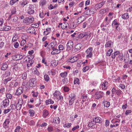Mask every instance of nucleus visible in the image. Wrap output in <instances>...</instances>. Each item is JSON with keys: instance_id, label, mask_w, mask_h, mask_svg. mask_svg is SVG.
Returning <instances> with one entry per match:
<instances>
[{"instance_id": "obj_1", "label": "nucleus", "mask_w": 132, "mask_h": 132, "mask_svg": "<svg viewBox=\"0 0 132 132\" xmlns=\"http://www.w3.org/2000/svg\"><path fill=\"white\" fill-rule=\"evenodd\" d=\"M34 20V18L32 16H29L25 18L23 20V22L27 25H29L33 23Z\"/></svg>"}, {"instance_id": "obj_2", "label": "nucleus", "mask_w": 132, "mask_h": 132, "mask_svg": "<svg viewBox=\"0 0 132 132\" xmlns=\"http://www.w3.org/2000/svg\"><path fill=\"white\" fill-rule=\"evenodd\" d=\"M96 11V9L94 8H88V9L84 12V14L87 15L93 14Z\"/></svg>"}, {"instance_id": "obj_3", "label": "nucleus", "mask_w": 132, "mask_h": 132, "mask_svg": "<svg viewBox=\"0 0 132 132\" xmlns=\"http://www.w3.org/2000/svg\"><path fill=\"white\" fill-rule=\"evenodd\" d=\"M103 95V92L101 91H99L96 93L94 95V97L97 99H99V98H102Z\"/></svg>"}, {"instance_id": "obj_4", "label": "nucleus", "mask_w": 132, "mask_h": 132, "mask_svg": "<svg viewBox=\"0 0 132 132\" xmlns=\"http://www.w3.org/2000/svg\"><path fill=\"white\" fill-rule=\"evenodd\" d=\"M67 45V50L69 51L74 46L73 42L71 40H69L68 42Z\"/></svg>"}, {"instance_id": "obj_5", "label": "nucleus", "mask_w": 132, "mask_h": 132, "mask_svg": "<svg viewBox=\"0 0 132 132\" xmlns=\"http://www.w3.org/2000/svg\"><path fill=\"white\" fill-rule=\"evenodd\" d=\"M82 46L81 44L80 43L78 44L72 49V51L73 52H76L79 50L81 49Z\"/></svg>"}, {"instance_id": "obj_6", "label": "nucleus", "mask_w": 132, "mask_h": 132, "mask_svg": "<svg viewBox=\"0 0 132 132\" xmlns=\"http://www.w3.org/2000/svg\"><path fill=\"white\" fill-rule=\"evenodd\" d=\"M36 79L35 78L31 79L29 80L30 84L29 85L30 87H34L36 85Z\"/></svg>"}, {"instance_id": "obj_7", "label": "nucleus", "mask_w": 132, "mask_h": 132, "mask_svg": "<svg viewBox=\"0 0 132 132\" xmlns=\"http://www.w3.org/2000/svg\"><path fill=\"white\" fill-rule=\"evenodd\" d=\"M23 89L22 87H19L16 91V95L18 96L21 95L23 92Z\"/></svg>"}, {"instance_id": "obj_8", "label": "nucleus", "mask_w": 132, "mask_h": 132, "mask_svg": "<svg viewBox=\"0 0 132 132\" xmlns=\"http://www.w3.org/2000/svg\"><path fill=\"white\" fill-rule=\"evenodd\" d=\"M10 122L9 119H7L5 120L3 123V127L5 128H7L9 127V124Z\"/></svg>"}, {"instance_id": "obj_9", "label": "nucleus", "mask_w": 132, "mask_h": 132, "mask_svg": "<svg viewBox=\"0 0 132 132\" xmlns=\"http://www.w3.org/2000/svg\"><path fill=\"white\" fill-rule=\"evenodd\" d=\"M105 1H102L100 3L96 4L95 6L96 7H98V9H100L105 4Z\"/></svg>"}, {"instance_id": "obj_10", "label": "nucleus", "mask_w": 132, "mask_h": 132, "mask_svg": "<svg viewBox=\"0 0 132 132\" xmlns=\"http://www.w3.org/2000/svg\"><path fill=\"white\" fill-rule=\"evenodd\" d=\"M108 82L107 81H104L102 84L101 86L102 89L103 90H105L107 88V86L108 85Z\"/></svg>"}, {"instance_id": "obj_11", "label": "nucleus", "mask_w": 132, "mask_h": 132, "mask_svg": "<svg viewBox=\"0 0 132 132\" xmlns=\"http://www.w3.org/2000/svg\"><path fill=\"white\" fill-rule=\"evenodd\" d=\"M22 100H19L18 102L17 103V106L16 107V108H17V110H20L21 109V106L22 105V104L21 103H22Z\"/></svg>"}, {"instance_id": "obj_12", "label": "nucleus", "mask_w": 132, "mask_h": 132, "mask_svg": "<svg viewBox=\"0 0 132 132\" xmlns=\"http://www.w3.org/2000/svg\"><path fill=\"white\" fill-rule=\"evenodd\" d=\"M27 31L28 33L32 34L35 33V31L34 27H30L28 29Z\"/></svg>"}, {"instance_id": "obj_13", "label": "nucleus", "mask_w": 132, "mask_h": 132, "mask_svg": "<svg viewBox=\"0 0 132 132\" xmlns=\"http://www.w3.org/2000/svg\"><path fill=\"white\" fill-rule=\"evenodd\" d=\"M14 57H15V60H18L21 59L23 58V56L22 55L17 54L15 55Z\"/></svg>"}, {"instance_id": "obj_14", "label": "nucleus", "mask_w": 132, "mask_h": 132, "mask_svg": "<svg viewBox=\"0 0 132 132\" xmlns=\"http://www.w3.org/2000/svg\"><path fill=\"white\" fill-rule=\"evenodd\" d=\"M9 101L8 99H6L3 101V105L4 107L7 106L9 104Z\"/></svg>"}, {"instance_id": "obj_15", "label": "nucleus", "mask_w": 132, "mask_h": 132, "mask_svg": "<svg viewBox=\"0 0 132 132\" xmlns=\"http://www.w3.org/2000/svg\"><path fill=\"white\" fill-rule=\"evenodd\" d=\"M77 24L75 22H72L71 23L70 26V28L71 29H74L77 26Z\"/></svg>"}, {"instance_id": "obj_16", "label": "nucleus", "mask_w": 132, "mask_h": 132, "mask_svg": "<svg viewBox=\"0 0 132 132\" xmlns=\"http://www.w3.org/2000/svg\"><path fill=\"white\" fill-rule=\"evenodd\" d=\"M95 120L94 119H93V121H90L89 122L88 125L89 127H91L95 125Z\"/></svg>"}, {"instance_id": "obj_17", "label": "nucleus", "mask_w": 132, "mask_h": 132, "mask_svg": "<svg viewBox=\"0 0 132 132\" xmlns=\"http://www.w3.org/2000/svg\"><path fill=\"white\" fill-rule=\"evenodd\" d=\"M49 114V112L47 110H45L43 111V116L44 117H46Z\"/></svg>"}, {"instance_id": "obj_18", "label": "nucleus", "mask_w": 132, "mask_h": 132, "mask_svg": "<svg viewBox=\"0 0 132 132\" xmlns=\"http://www.w3.org/2000/svg\"><path fill=\"white\" fill-rule=\"evenodd\" d=\"M28 62L27 63V66L28 67H29L31 66L32 64L33 63L34 61L32 60L28 59Z\"/></svg>"}, {"instance_id": "obj_19", "label": "nucleus", "mask_w": 132, "mask_h": 132, "mask_svg": "<svg viewBox=\"0 0 132 132\" xmlns=\"http://www.w3.org/2000/svg\"><path fill=\"white\" fill-rule=\"evenodd\" d=\"M77 58L76 57H73L72 58H69V61L71 63H74L77 60Z\"/></svg>"}, {"instance_id": "obj_20", "label": "nucleus", "mask_w": 132, "mask_h": 132, "mask_svg": "<svg viewBox=\"0 0 132 132\" xmlns=\"http://www.w3.org/2000/svg\"><path fill=\"white\" fill-rule=\"evenodd\" d=\"M11 28V27L9 26H5L3 28H2V30L8 31L10 30Z\"/></svg>"}, {"instance_id": "obj_21", "label": "nucleus", "mask_w": 132, "mask_h": 132, "mask_svg": "<svg viewBox=\"0 0 132 132\" xmlns=\"http://www.w3.org/2000/svg\"><path fill=\"white\" fill-rule=\"evenodd\" d=\"M8 67L7 64L6 63H4L1 67V69L3 70H5L7 69Z\"/></svg>"}, {"instance_id": "obj_22", "label": "nucleus", "mask_w": 132, "mask_h": 132, "mask_svg": "<svg viewBox=\"0 0 132 132\" xmlns=\"http://www.w3.org/2000/svg\"><path fill=\"white\" fill-rule=\"evenodd\" d=\"M120 54L119 51H116L115 52L113 53L112 54V57L113 59H114L115 58L116 56H117L118 55Z\"/></svg>"}, {"instance_id": "obj_23", "label": "nucleus", "mask_w": 132, "mask_h": 132, "mask_svg": "<svg viewBox=\"0 0 132 132\" xmlns=\"http://www.w3.org/2000/svg\"><path fill=\"white\" fill-rule=\"evenodd\" d=\"M69 100L71 99L75 100V99L76 96L74 94H71L69 95Z\"/></svg>"}, {"instance_id": "obj_24", "label": "nucleus", "mask_w": 132, "mask_h": 132, "mask_svg": "<svg viewBox=\"0 0 132 132\" xmlns=\"http://www.w3.org/2000/svg\"><path fill=\"white\" fill-rule=\"evenodd\" d=\"M68 24V23L67 22L63 23L61 26V28L63 29H65L67 27Z\"/></svg>"}, {"instance_id": "obj_25", "label": "nucleus", "mask_w": 132, "mask_h": 132, "mask_svg": "<svg viewBox=\"0 0 132 132\" xmlns=\"http://www.w3.org/2000/svg\"><path fill=\"white\" fill-rule=\"evenodd\" d=\"M29 113L30 114V116L31 117L34 116L35 112L33 110L30 109L29 110Z\"/></svg>"}, {"instance_id": "obj_26", "label": "nucleus", "mask_w": 132, "mask_h": 132, "mask_svg": "<svg viewBox=\"0 0 132 132\" xmlns=\"http://www.w3.org/2000/svg\"><path fill=\"white\" fill-rule=\"evenodd\" d=\"M12 79L11 77H9L6 79H5L3 80V83L5 84H7V83L9 81L11 80Z\"/></svg>"}, {"instance_id": "obj_27", "label": "nucleus", "mask_w": 132, "mask_h": 132, "mask_svg": "<svg viewBox=\"0 0 132 132\" xmlns=\"http://www.w3.org/2000/svg\"><path fill=\"white\" fill-rule=\"evenodd\" d=\"M60 94V93L59 92L56 91L54 94V96L57 98H58Z\"/></svg>"}, {"instance_id": "obj_28", "label": "nucleus", "mask_w": 132, "mask_h": 132, "mask_svg": "<svg viewBox=\"0 0 132 132\" xmlns=\"http://www.w3.org/2000/svg\"><path fill=\"white\" fill-rule=\"evenodd\" d=\"M95 122L96 123H100L101 120V118L99 117H96L94 118Z\"/></svg>"}, {"instance_id": "obj_29", "label": "nucleus", "mask_w": 132, "mask_h": 132, "mask_svg": "<svg viewBox=\"0 0 132 132\" xmlns=\"http://www.w3.org/2000/svg\"><path fill=\"white\" fill-rule=\"evenodd\" d=\"M104 103V106L105 107L108 108L109 107L110 105V103L109 102L107 101H104L103 102Z\"/></svg>"}, {"instance_id": "obj_30", "label": "nucleus", "mask_w": 132, "mask_h": 132, "mask_svg": "<svg viewBox=\"0 0 132 132\" xmlns=\"http://www.w3.org/2000/svg\"><path fill=\"white\" fill-rule=\"evenodd\" d=\"M84 35V37H86L87 38V37L90 34H91V32L89 31H87L85 32H83Z\"/></svg>"}, {"instance_id": "obj_31", "label": "nucleus", "mask_w": 132, "mask_h": 132, "mask_svg": "<svg viewBox=\"0 0 132 132\" xmlns=\"http://www.w3.org/2000/svg\"><path fill=\"white\" fill-rule=\"evenodd\" d=\"M57 4H55L54 6H53L52 4H50L49 7H48V9L50 10H52L53 9H55L56 8L57 6Z\"/></svg>"}, {"instance_id": "obj_32", "label": "nucleus", "mask_w": 132, "mask_h": 132, "mask_svg": "<svg viewBox=\"0 0 132 132\" xmlns=\"http://www.w3.org/2000/svg\"><path fill=\"white\" fill-rule=\"evenodd\" d=\"M62 82L63 84H67L68 82V79L67 78H64L62 80Z\"/></svg>"}, {"instance_id": "obj_33", "label": "nucleus", "mask_w": 132, "mask_h": 132, "mask_svg": "<svg viewBox=\"0 0 132 132\" xmlns=\"http://www.w3.org/2000/svg\"><path fill=\"white\" fill-rule=\"evenodd\" d=\"M44 77L45 81H48L49 80L50 77L47 75H44Z\"/></svg>"}, {"instance_id": "obj_34", "label": "nucleus", "mask_w": 132, "mask_h": 132, "mask_svg": "<svg viewBox=\"0 0 132 132\" xmlns=\"http://www.w3.org/2000/svg\"><path fill=\"white\" fill-rule=\"evenodd\" d=\"M67 73L66 72H62L60 73V75L61 77L64 78L66 77L67 76Z\"/></svg>"}, {"instance_id": "obj_35", "label": "nucleus", "mask_w": 132, "mask_h": 132, "mask_svg": "<svg viewBox=\"0 0 132 132\" xmlns=\"http://www.w3.org/2000/svg\"><path fill=\"white\" fill-rule=\"evenodd\" d=\"M72 124L71 123H67L64 125L63 127H67V128H69L70 127Z\"/></svg>"}, {"instance_id": "obj_36", "label": "nucleus", "mask_w": 132, "mask_h": 132, "mask_svg": "<svg viewBox=\"0 0 132 132\" xmlns=\"http://www.w3.org/2000/svg\"><path fill=\"white\" fill-rule=\"evenodd\" d=\"M112 43V42L109 41L106 44L105 46L106 47H111V43Z\"/></svg>"}, {"instance_id": "obj_37", "label": "nucleus", "mask_w": 132, "mask_h": 132, "mask_svg": "<svg viewBox=\"0 0 132 132\" xmlns=\"http://www.w3.org/2000/svg\"><path fill=\"white\" fill-rule=\"evenodd\" d=\"M35 12L34 10H32L30 9L28 10L27 13L29 14H33Z\"/></svg>"}, {"instance_id": "obj_38", "label": "nucleus", "mask_w": 132, "mask_h": 132, "mask_svg": "<svg viewBox=\"0 0 132 132\" xmlns=\"http://www.w3.org/2000/svg\"><path fill=\"white\" fill-rule=\"evenodd\" d=\"M122 92L120 89H116V94L118 95H120L121 93Z\"/></svg>"}, {"instance_id": "obj_39", "label": "nucleus", "mask_w": 132, "mask_h": 132, "mask_svg": "<svg viewBox=\"0 0 132 132\" xmlns=\"http://www.w3.org/2000/svg\"><path fill=\"white\" fill-rule=\"evenodd\" d=\"M89 69V67L88 66H86L84 67L82 70L84 72H85Z\"/></svg>"}, {"instance_id": "obj_40", "label": "nucleus", "mask_w": 132, "mask_h": 132, "mask_svg": "<svg viewBox=\"0 0 132 132\" xmlns=\"http://www.w3.org/2000/svg\"><path fill=\"white\" fill-rule=\"evenodd\" d=\"M13 22H16L18 20V17L16 15H14L12 18Z\"/></svg>"}, {"instance_id": "obj_41", "label": "nucleus", "mask_w": 132, "mask_h": 132, "mask_svg": "<svg viewBox=\"0 0 132 132\" xmlns=\"http://www.w3.org/2000/svg\"><path fill=\"white\" fill-rule=\"evenodd\" d=\"M18 39V36L16 35H15L13 37L12 40V42H14L16 41Z\"/></svg>"}, {"instance_id": "obj_42", "label": "nucleus", "mask_w": 132, "mask_h": 132, "mask_svg": "<svg viewBox=\"0 0 132 132\" xmlns=\"http://www.w3.org/2000/svg\"><path fill=\"white\" fill-rule=\"evenodd\" d=\"M74 84H79V80L78 78H75L74 80Z\"/></svg>"}, {"instance_id": "obj_43", "label": "nucleus", "mask_w": 132, "mask_h": 132, "mask_svg": "<svg viewBox=\"0 0 132 132\" xmlns=\"http://www.w3.org/2000/svg\"><path fill=\"white\" fill-rule=\"evenodd\" d=\"M113 52V50L112 49H109L108 51L107 55L108 56H110Z\"/></svg>"}, {"instance_id": "obj_44", "label": "nucleus", "mask_w": 132, "mask_h": 132, "mask_svg": "<svg viewBox=\"0 0 132 132\" xmlns=\"http://www.w3.org/2000/svg\"><path fill=\"white\" fill-rule=\"evenodd\" d=\"M118 57L120 60L121 61L123 59V53H120L118 56Z\"/></svg>"}, {"instance_id": "obj_45", "label": "nucleus", "mask_w": 132, "mask_h": 132, "mask_svg": "<svg viewBox=\"0 0 132 132\" xmlns=\"http://www.w3.org/2000/svg\"><path fill=\"white\" fill-rule=\"evenodd\" d=\"M16 12V9L15 7H14L12 10L11 14L12 15L15 14Z\"/></svg>"}, {"instance_id": "obj_46", "label": "nucleus", "mask_w": 132, "mask_h": 132, "mask_svg": "<svg viewBox=\"0 0 132 132\" xmlns=\"http://www.w3.org/2000/svg\"><path fill=\"white\" fill-rule=\"evenodd\" d=\"M55 121L56 123H59L60 122V119L59 117H57L56 118Z\"/></svg>"}, {"instance_id": "obj_47", "label": "nucleus", "mask_w": 132, "mask_h": 132, "mask_svg": "<svg viewBox=\"0 0 132 132\" xmlns=\"http://www.w3.org/2000/svg\"><path fill=\"white\" fill-rule=\"evenodd\" d=\"M118 24L117 22V20L116 19H115L113 22L112 25V26H113V24H114V25H118Z\"/></svg>"}, {"instance_id": "obj_48", "label": "nucleus", "mask_w": 132, "mask_h": 132, "mask_svg": "<svg viewBox=\"0 0 132 132\" xmlns=\"http://www.w3.org/2000/svg\"><path fill=\"white\" fill-rule=\"evenodd\" d=\"M46 4V1L45 0H43L41 1L40 3V4L42 5V6H43Z\"/></svg>"}, {"instance_id": "obj_49", "label": "nucleus", "mask_w": 132, "mask_h": 132, "mask_svg": "<svg viewBox=\"0 0 132 132\" xmlns=\"http://www.w3.org/2000/svg\"><path fill=\"white\" fill-rule=\"evenodd\" d=\"M27 77L26 73H24L22 75V78L23 79L25 80L26 79Z\"/></svg>"}, {"instance_id": "obj_50", "label": "nucleus", "mask_w": 132, "mask_h": 132, "mask_svg": "<svg viewBox=\"0 0 132 132\" xmlns=\"http://www.w3.org/2000/svg\"><path fill=\"white\" fill-rule=\"evenodd\" d=\"M131 111L130 110H126L125 113V114L127 116L131 113Z\"/></svg>"}, {"instance_id": "obj_51", "label": "nucleus", "mask_w": 132, "mask_h": 132, "mask_svg": "<svg viewBox=\"0 0 132 132\" xmlns=\"http://www.w3.org/2000/svg\"><path fill=\"white\" fill-rule=\"evenodd\" d=\"M93 54L92 52H90L89 53L87 54L86 55V57L87 58L91 57H92Z\"/></svg>"}, {"instance_id": "obj_52", "label": "nucleus", "mask_w": 132, "mask_h": 132, "mask_svg": "<svg viewBox=\"0 0 132 132\" xmlns=\"http://www.w3.org/2000/svg\"><path fill=\"white\" fill-rule=\"evenodd\" d=\"M22 38L23 40H26L28 39V36L26 35H24L22 36Z\"/></svg>"}, {"instance_id": "obj_53", "label": "nucleus", "mask_w": 132, "mask_h": 132, "mask_svg": "<svg viewBox=\"0 0 132 132\" xmlns=\"http://www.w3.org/2000/svg\"><path fill=\"white\" fill-rule=\"evenodd\" d=\"M19 0H12L10 1V4L11 5H13L15 2L18 1Z\"/></svg>"}, {"instance_id": "obj_54", "label": "nucleus", "mask_w": 132, "mask_h": 132, "mask_svg": "<svg viewBox=\"0 0 132 132\" xmlns=\"http://www.w3.org/2000/svg\"><path fill=\"white\" fill-rule=\"evenodd\" d=\"M84 34L83 32L80 34L78 36V38L79 39H81L84 37Z\"/></svg>"}, {"instance_id": "obj_55", "label": "nucleus", "mask_w": 132, "mask_h": 132, "mask_svg": "<svg viewBox=\"0 0 132 132\" xmlns=\"http://www.w3.org/2000/svg\"><path fill=\"white\" fill-rule=\"evenodd\" d=\"M75 100H73L71 99L69 100V105H72L74 103V101Z\"/></svg>"}, {"instance_id": "obj_56", "label": "nucleus", "mask_w": 132, "mask_h": 132, "mask_svg": "<svg viewBox=\"0 0 132 132\" xmlns=\"http://www.w3.org/2000/svg\"><path fill=\"white\" fill-rule=\"evenodd\" d=\"M14 46L16 48H18L19 46V44L18 42H16L14 43Z\"/></svg>"}, {"instance_id": "obj_57", "label": "nucleus", "mask_w": 132, "mask_h": 132, "mask_svg": "<svg viewBox=\"0 0 132 132\" xmlns=\"http://www.w3.org/2000/svg\"><path fill=\"white\" fill-rule=\"evenodd\" d=\"M26 40H23L21 42L20 45L22 46H23L26 43Z\"/></svg>"}, {"instance_id": "obj_58", "label": "nucleus", "mask_w": 132, "mask_h": 132, "mask_svg": "<svg viewBox=\"0 0 132 132\" xmlns=\"http://www.w3.org/2000/svg\"><path fill=\"white\" fill-rule=\"evenodd\" d=\"M59 50L60 51L61 50H62L64 49V46H63L62 45H60L59 47Z\"/></svg>"}, {"instance_id": "obj_59", "label": "nucleus", "mask_w": 132, "mask_h": 132, "mask_svg": "<svg viewBox=\"0 0 132 132\" xmlns=\"http://www.w3.org/2000/svg\"><path fill=\"white\" fill-rule=\"evenodd\" d=\"M56 45V44L55 43H51L49 45V46H51L52 48L54 46H55Z\"/></svg>"}, {"instance_id": "obj_60", "label": "nucleus", "mask_w": 132, "mask_h": 132, "mask_svg": "<svg viewBox=\"0 0 132 132\" xmlns=\"http://www.w3.org/2000/svg\"><path fill=\"white\" fill-rule=\"evenodd\" d=\"M20 129V127L19 126H18L16 127V128L15 130V132H19Z\"/></svg>"}, {"instance_id": "obj_61", "label": "nucleus", "mask_w": 132, "mask_h": 132, "mask_svg": "<svg viewBox=\"0 0 132 132\" xmlns=\"http://www.w3.org/2000/svg\"><path fill=\"white\" fill-rule=\"evenodd\" d=\"M6 76H9L10 75L11 72L10 70L7 71L6 72Z\"/></svg>"}, {"instance_id": "obj_62", "label": "nucleus", "mask_w": 132, "mask_h": 132, "mask_svg": "<svg viewBox=\"0 0 132 132\" xmlns=\"http://www.w3.org/2000/svg\"><path fill=\"white\" fill-rule=\"evenodd\" d=\"M63 89L64 91L65 92H68L69 91V88L67 87H64Z\"/></svg>"}, {"instance_id": "obj_63", "label": "nucleus", "mask_w": 132, "mask_h": 132, "mask_svg": "<svg viewBox=\"0 0 132 132\" xmlns=\"http://www.w3.org/2000/svg\"><path fill=\"white\" fill-rule=\"evenodd\" d=\"M6 97L7 98V99L9 98L10 99H11L12 98V96L11 94L9 93H8L7 94Z\"/></svg>"}, {"instance_id": "obj_64", "label": "nucleus", "mask_w": 132, "mask_h": 132, "mask_svg": "<svg viewBox=\"0 0 132 132\" xmlns=\"http://www.w3.org/2000/svg\"><path fill=\"white\" fill-rule=\"evenodd\" d=\"M110 122L107 120H106L105 121V126L106 127H107L109 126V124Z\"/></svg>"}]
</instances>
